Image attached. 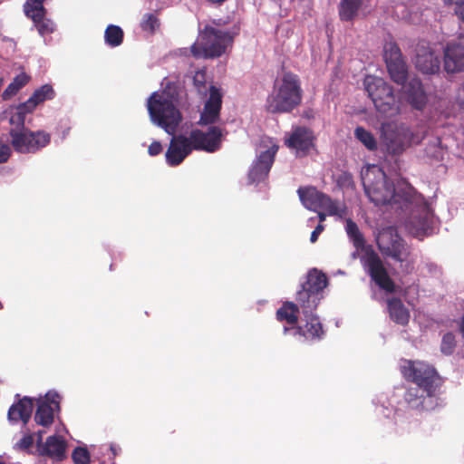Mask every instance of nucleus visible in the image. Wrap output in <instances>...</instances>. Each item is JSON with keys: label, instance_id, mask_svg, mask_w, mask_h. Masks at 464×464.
Returning a JSON list of instances; mask_svg holds the SVG:
<instances>
[{"label": "nucleus", "instance_id": "1", "mask_svg": "<svg viewBox=\"0 0 464 464\" xmlns=\"http://www.w3.org/2000/svg\"><path fill=\"white\" fill-rule=\"evenodd\" d=\"M148 111L151 121L171 135L165 153L166 162L170 167L179 166L192 152L188 137L176 135L182 116L173 102V97L167 92H153L148 100Z\"/></svg>", "mask_w": 464, "mask_h": 464}, {"label": "nucleus", "instance_id": "2", "mask_svg": "<svg viewBox=\"0 0 464 464\" xmlns=\"http://www.w3.org/2000/svg\"><path fill=\"white\" fill-rule=\"evenodd\" d=\"M401 372L405 380L418 386L405 392L404 400L410 408L429 411L439 405L437 390L442 379L433 366L420 361L403 360Z\"/></svg>", "mask_w": 464, "mask_h": 464}, {"label": "nucleus", "instance_id": "3", "mask_svg": "<svg viewBox=\"0 0 464 464\" xmlns=\"http://www.w3.org/2000/svg\"><path fill=\"white\" fill-rule=\"evenodd\" d=\"M362 180L365 194L376 206L398 203L399 198L408 201L411 198L412 188L408 183H404L406 188L401 195L382 169L377 166L369 168L362 175Z\"/></svg>", "mask_w": 464, "mask_h": 464}, {"label": "nucleus", "instance_id": "4", "mask_svg": "<svg viewBox=\"0 0 464 464\" xmlns=\"http://www.w3.org/2000/svg\"><path fill=\"white\" fill-rule=\"evenodd\" d=\"M381 140L387 151L400 155L408 147L420 144L424 133L412 131L406 124L397 121H387L381 125Z\"/></svg>", "mask_w": 464, "mask_h": 464}, {"label": "nucleus", "instance_id": "5", "mask_svg": "<svg viewBox=\"0 0 464 464\" xmlns=\"http://www.w3.org/2000/svg\"><path fill=\"white\" fill-rule=\"evenodd\" d=\"M315 309L292 302V335L303 341L321 339L324 330L318 316L314 314Z\"/></svg>", "mask_w": 464, "mask_h": 464}, {"label": "nucleus", "instance_id": "6", "mask_svg": "<svg viewBox=\"0 0 464 464\" xmlns=\"http://www.w3.org/2000/svg\"><path fill=\"white\" fill-rule=\"evenodd\" d=\"M364 86L380 113L386 116H394L400 113V102L395 98L393 89L383 79L367 76L364 80Z\"/></svg>", "mask_w": 464, "mask_h": 464}, {"label": "nucleus", "instance_id": "7", "mask_svg": "<svg viewBox=\"0 0 464 464\" xmlns=\"http://www.w3.org/2000/svg\"><path fill=\"white\" fill-rule=\"evenodd\" d=\"M232 43L230 33L206 26L200 43L194 44L190 51L196 58H216L221 56Z\"/></svg>", "mask_w": 464, "mask_h": 464}, {"label": "nucleus", "instance_id": "8", "mask_svg": "<svg viewBox=\"0 0 464 464\" xmlns=\"http://www.w3.org/2000/svg\"><path fill=\"white\" fill-rule=\"evenodd\" d=\"M302 204L310 210L322 208L327 211L328 216H336L340 218L347 215V208L344 204L333 199L327 194L319 191L315 187H304L297 190Z\"/></svg>", "mask_w": 464, "mask_h": 464}, {"label": "nucleus", "instance_id": "9", "mask_svg": "<svg viewBox=\"0 0 464 464\" xmlns=\"http://www.w3.org/2000/svg\"><path fill=\"white\" fill-rule=\"evenodd\" d=\"M11 145L18 153H36L51 142L50 133L30 129H10Z\"/></svg>", "mask_w": 464, "mask_h": 464}, {"label": "nucleus", "instance_id": "10", "mask_svg": "<svg viewBox=\"0 0 464 464\" xmlns=\"http://www.w3.org/2000/svg\"><path fill=\"white\" fill-rule=\"evenodd\" d=\"M328 279L322 271L313 268L308 271L304 281L301 282V289L296 293V302L300 306L316 308L318 295L327 286Z\"/></svg>", "mask_w": 464, "mask_h": 464}, {"label": "nucleus", "instance_id": "11", "mask_svg": "<svg viewBox=\"0 0 464 464\" xmlns=\"http://www.w3.org/2000/svg\"><path fill=\"white\" fill-rule=\"evenodd\" d=\"M376 243L383 256L392 257L397 262H404L410 255L403 239L399 236L396 228L392 227L381 230L377 236Z\"/></svg>", "mask_w": 464, "mask_h": 464}, {"label": "nucleus", "instance_id": "12", "mask_svg": "<svg viewBox=\"0 0 464 464\" xmlns=\"http://www.w3.org/2000/svg\"><path fill=\"white\" fill-rule=\"evenodd\" d=\"M364 268L371 279L387 293L395 291V283L391 278L379 255L373 251H368L364 256Z\"/></svg>", "mask_w": 464, "mask_h": 464}, {"label": "nucleus", "instance_id": "13", "mask_svg": "<svg viewBox=\"0 0 464 464\" xmlns=\"http://www.w3.org/2000/svg\"><path fill=\"white\" fill-rule=\"evenodd\" d=\"M384 60L391 79L398 85H404L408 79V67L396 43L385 44Z\"/></svg>", "mask_w": 464, "mask_h": 464}, {"label": "nucleus", "instance_id": "14", "mask_svg": "<svg viewBox=\"0 0 464 464\" xmlns=\"http://www.w3.org/2000/svg\"><path fill=\"white\" fill-rule=\"evenodd\" d=\"M222 130L218 126H211L208 131L192 130L189 133V143L193 150L215 152L221 147Z\"/></svg>", "mask_w": 464, "mask_h": 464}, {"label": "nucleus", "instance_id": "15", "mask_svg": "<svg viewBox=\"0 0 464 464\" xmlns=\"http://www.w3.org/2000/svg\"><path fill=\"white\" fill-rule=\"evenodd\" d=\"M268 141L271 144L270 147L259 154L248 173L249 184L261 182L268 176L275 160V156L279 148L278 145L273 143L271 140Z\"/></svg>", "mask_w": 464, "mask_h": 464}, {"label": "nucleus", "instance_id": "16", "mask_svg": "<svg viewBox=\"0 0 464 464\" xmlns=\"http://www.w3.org/2000/svg\"><path fill=\"white\" fill-rule=\"evenodd\" d=\"M60 401L61 397L57 392H47L45 400L37 406L34 414L35 422L44 427L51 426L53 422L54 411L60 410Z\"/></svg>", "mask_w": 464, "mask_h": 464}, {"label": "nucleus", "instance_id": "17", "mask_svg": "<svg viewBox=\"0 0 464 464\" xmlns=\"http://www.w3.org/2000/svg\"><path fill=\"white\" fill-rule=\"evenodd\" d=\"M221 106L222 94L220 90L211 85L209 88V97L200 113L198 124L210 125L216 123L219 120Z\"/></svg>", "mask_w": 464, "mask_h": 464}, {"label": "nucleus", "instance_id": "18", "mask_svg": "<svg viewBox=\"0 0 464 464\" xmlns=\"http://www.w3.org/2000/svg\"><path fill=\"white\" fill-rule=\"evenodd\" d=\"M315 137L311 129L306 127H296L292 131L291 144L292 150H295V156L298 158L306 157L311 150H315Z\"/></svg>", "mask_w": 464, "mask_h": 464}, {"label": "nucleus", "instance_id": "19", "mask_svg": "<svg viewBox=\"0 0 464 464\" xmlns=\"http://www.w3.org/2000/svg\"><path fill=\"white\" fill-rule=\"evenodd\" d=\"M440 61L438 55L425 44L417 45L415 66L425 74H434L439 72Z\"/></svg>", "mask_w": 464, "mask_h": 464}, {"label": "nucleus", "instance_id": "20", "mask_svg": "<svg viewBox=\"0 0 464 464\" xmlns=\"http://www.w3.org/2000/svg\"><path fill=\"white\" fill-rule=\"evenodd\" d=\"M266 109L269 112H285L290 111V76L285 75L278 90L267 99Z\"/></svg>", "mask_w": 464, "mask_h": 464}, {"label": "nucleus", "instance_id": "21", "mask_svg": "<svg viewBox=\"0 0 464 464\" xmlns=\"http://www.w3.org/2000/svg\"><path fill=\"white\" fill-rule=\"evenodd\" d=\"M42 431L38 432L37 449L41 456H46L55 460H62L65 457L66 441L57 435L49 436L42 443Z\"/></svg>", "mask_w": 464, "mask_h": 464}, {"label": "nucleus", "instance_id": "22", "mask_svg": "<svg viewBox=\"0 0 464 464\" xmlns=\"http://www.w3.org/2000/svg\"><path fill=\"white\" fill-rule=\"evenodd\" d=\"M403 86V96L406 102L415 110L422 111L428 102L422 82L417 78L411 79Z\"/></svg>", "mask_w": 464, "mask_h": 464}, {"label": "nucleus", "instance_id": "23", "mask_svg": "<svg viewBox=\"0 0 464 464\" xmlns=\"http://www.w3.org/2000/svg\"><path fill=\"white\" fill-rule=\"evenodd\" d=\"M444 69L449 73L464 72V45L448 44L444 51Z\"/></svg>", "mask_w": 464, "mask_h": 464}, {"label": "nucleus", "instance_id": "24", "mask_svg": "<svg viewBox=\"0 0 464 464\" xmlns=\"http://www.w3.org/2000/svg\"><path fill=\"white\" fill-rule=\"evenodd\" d=\"M33 409V401L27 397H24L9 408L7 413L8 420L13 422L21 420L26 424L31 418Z\"/></svg>", "mask_w": 464, "mask_h": 464}, {"label": "nucleus", "instance_id": "25", "mask_svg": "<svg viewBox=\"0 0 464 464\" xmlns=\"http://www.w3.org/2000/svg\"><path fill=\"white\" fill-rule=\"evenodd\" d=\"M387 308L391 319L397 324L406 325L410 320V312L398 297L387 300Z\"/></svg>", "mask_w": 464, "mask_h": 464}, {"label": "nucleus", "instance_id": "26", "mask_svg": "<svg viewBox=\"0 0 464 464\" xmlns=\"http://www.w3.org/2000/svg\"><path fill=\"white\" fill-rule=\"evenodd\" d=\"M365 0H341L338 5V14L342 21L353 22L357 16L360 8Z\"/></svg>", "mask_w": 464, "mask_h": 464}, {"label": "nucleus", "instance_id": "27", "mask_svg": "<svg viewBox=\"0 0 464 464\" xmlns=\"http://www.w3.org/2000/svg\"><path fill=\"white\" fill-rule=\"evenodd\" d=\"M30 81V76L24 72L16 75L2 93L4 101L10 100Z\"/></svg>", "mask_w": 464, "mask_h": 464}, {"label": "nucleus", "instance_id": "28", "mask_svg": "<svg viewBox=\"0 0 464 464\" xmlns=\"http://www.w3.org/2000/svg\"><path fill=\"white\" fill-rule=\"evenodd\" d=\"M44 0H26L24 5V11L27 17L31 19H39L46 15V10L44 7Z\"/></svg>", "mask_w": 464, "mask_h": 464}, {"label": "nucleus", "instance_id": "29", "mask_svg": "<svg viewBox=\"0 0 464 464\" xmlns=\"http://www.w3.org/2000/svg\"><path fill=\"white\" fill-rule=\"evenodd\" d=\"M105 43L111 47H116L121 44L123 41V31L122 29L114 24L107 26L104 32Z\"/></svg>", "mask_w": 464, "mask_h": 464}, {"label": "nucleus", "instance_id": "30", "mask_svg": "<svg viewBox=\"0 0 464 464\" xmlns=\"http://www.w3.org/2000/svg\"><path fill=\"white\" fill-rule=\"evenodd\" d=\"M354 136L355 138L362 142L365 148L371 151L377 150V141L374 138L373 134L365 130L363 127L358 126L354 130Z\"/></svg>", "mask_w": 464, "mask_h": 464}, {"label": "nucleus", "instance_id": "31", "mask_svg": "<svg viewBox=\"0 0 464 464\" xmlns=\"http://www.w3.org/2000/svg\"><path fill=\"white\" fill-rule=\"evenodd\" d=\"M345 230L349 238L353 241V246L356 248H362L364 246V237L361 233L357 224L351 218L346 220Z\"/></svg>", "mask_w": 464, "mask_h": 464}, {"label": "nucleus", "instance_id": "32", "mask_svg": "<svg viewBox=\"0 0 464 464\" xmlns=\"http://www.w3.org/2000/svg\"><path fill=\"white\" fill-rule=\"evenodd\" d=\"M54 96V91L49 84H44L40 88L36 89L32 94V98L37 104L44 102L46 100H51Z\"/></svg>", "mask_w": 464, "mask_h": 464}, {"label": "nucleus", "instance_id": "33", "mask_svg": "<svg viewBox=\"0 0 464 464\" xmlns=\"http://www.w3.org/2000/svg\"><path fill=\"white\" fill-rule=\"evenodd\" d=\"M456 347L455 335L452 333H447L443 335L440 344V351L445 355L453 353Z\"/></svg>", "mask_w": 464, "mask_h": 464}, {"label": "nucleus", "instance_id": "34", "mask_svg": "<svg viewBox=\"0 0 464 464\" xmlns=\"http://www.w3.org/2000/svg\"><path fill=\"white\" fill-rule=\"evenodd\" d=\"M160 26L159 19L153 14H146L140 23V27L143 31L153 34Z\"/></svg>", "mask_w": 464, "mask_h": 464}, {"label": "nucleus", "instance_id": "35", "mask_svg": "<svg viewBox=\"0 0 464 464\" xmlns=\"http://www.w3.org/2000/svg\"><path fill=\"white\" fill-rule=\"evenodd\" d=\"M72 459L74 464H89L91 456L86 448L77 447L72 453Z\"/></svg>", "mask_w": 464, "mask_h": 464}, {"label": "nucleus", "instance_id": "36", "mask_svg": "<svg viewBox=\"0 0 464 464\" xmlns=\"http://www.w3.org/2000/svg\"><path fill=\"white\" fill-rule=\"evenodd\" d=\"M35 24L40 34L44 35L46 34H50L53 31V23L45 18V15H43L41 18L32 19Z\"/></svg>", "mask_w": 464, "mask_h": 464}, {"label": "nucleus", "instance_id": "37", "mask_svg": "<svg viewBox=\"0 0 464 464\" xmlns=\"http://www.w3.org/2000/svg\"><path fill=\"white\" fill-rule=\"evenodd\" d=\"M336 183L342 189H353L355 187L353 175L347 171H343L337 176Z\"/></svg>", "mask_w": 464, "mask_h": 464}, {"label": "nucleus", "instance_id": "38", "mask_svg": "<svg viewBox=\"0 0 464 464\" xmlns=\"http://www.w3.org/2000/svg\"><path fill=\"white\" fill-rule=\"evenodd\" d=\"M291 92H292V109L297 105H299L302 102V90L300 88L299 80L296 76L292 75V83H291Z\"/></svg>", "mask_w": 464, "mask_h": 464}, {"label": "nucleus", "instance_id": "39", "mask_svg": "<svg viewBox=\"0 0 464 464\" xmlns=\"http://www.w3.org/2000/svg\"><path fill=\"white\" fill-rule=\"evenodd\" d=\"M25 117H26V115L24 114V112L20 111L16 108L15 112H14V113L11 115L10 120H9L10 124H11V125H13V126H14V127H13L12 129H15V130L27 129V128L24 126V123H25Z\"/></svg>", "mask_w": 464, "mask_h": 464}, {"label": "nucleus", "instance_id": "40", "mask_svg": "<svg viewBox=\"0 0 464 464\" xmlns=\"http://www.w3.org/2000/svg\"><path fill=\"white\" fill-rule=\"evenodd\" d=\"M193 83L198 92L201 94H206V74L203 72H197L193 77Z\"/></svg>", "mask_w": 464, "mask_h": 464}, {"label": "nucleus", "instance_id": "41", "mask_svg": "<svg viewBox=\"0 0 464 464\" xmlns=\"http://www.w3.org/2000/svg\"><path fill=\"white\" fill-rule=\"evenodd\" d=\"M276 319L278 321L285 320L287 324H290V301H285L283 306L276 311Z\"/></svg>", "mask_w": 464, "mask_h": 464}, {"label": "nucleus", "instance_id": "42", "mask_svg": "<svg viewBox=\"0 0 464 464\" xmlns=\"http://www.w3.org/2000/svg\"><path fill=\"white\" fill-rule=\"evenodd\" d=\"M37 105L38 104L35 101L30 97L26 102L19 104L16 108L26 115L28 113H32Z\"/></svg>", "mask_w": 464, "mask_h": 464}, {"label": "nucleus", "instance_id": "43", "mask_svg": "<svg viewBox=\"0 0 464 464\" xmlns=\"http://www.w3.org/2000/svg\"><path fill=\"white\" fill-rule=\"evenodd\" d=\"M12 154L11 147L0 141V163L8 161Z\"/></svg>", "mask_w": 464, "mask_h": 464}, {"label": "nucleus", "instance_id": "44", "mask_svg": "<svg viewBox=\"0 0 464 464\" xmlns=\"http://www.w3.org/2000/svg\"><path fill=\"white\" fill-rule=\"evenodd\" d=\"M162 145L160 141H153L148 148V153L150 156H157L162 152Z\"/></svg>", "mask_w": 464, "mask_h": 464}, {"label": "nucleus", "instance_id": "45", "mask_svg": "<svg viewBox=\"0 0 464 464\" xmlns=\"http://www.w3.org/2000/svg\"><path fill=\"white\" fill-rule=\"evenodd\" d=\"M324 230L323 224H318L311 234L310 241L315 243L318 239L319 235Z\"/></svg>", "mask_w": 464, "mask_h": 464}, {"label": "nucleus", "instance_id": "46", "mask_svg": "<svg viewBox=\"0 0 464 464\" xmlns=\"http://www.w3.org/2000/svg\"><path fill=\"white\" fill-rule=\"evenodd\" d=\"M457 102L459 106L464 109V82L461 88L458 91Z\"/></svg>", "mask_w": 464, "mask_h": 464}, {"label": "nucleus", "instance_id": "47", "mask_svg": "<svg viewBox=\"0 0 464 464\" xmlns=\"http://www.w3.org/2000/svg\"><path fill=\"white\" fill-rule=\"evenodd\" d=\"M33 442L34 440L32 436H25L21 440V445L24 448H29L30 446H32Z\"/></svg>", "mask_w": 464, "mask_h": 464}, {"label": "nucleus", "instance_id": "48", "mask_svg": "<svg viewBox=\"0 0 464 464\" xmlns=\"http://www.w3.org/2000/svg\"><path fill=\"white\" fill-rule=\"evenodd\" d=\"M455 12L459 16V18L464 22V1L459 5V7H456Z\"/></svg>", "mask_w": 464, "mask_h": 464}, {"label": "nucleus", "instance_id": "49", "mask_svg": "<svg viewBox=\"0 0 464 464\" xmlns=\"http://www.w3.org/2000/svg\"><path fill=\"white\" fill-rule=\"evenodd\" d=\"M419 225H420V227L419 229L425 233V231L428 229V226H427V218H422L419 221Z\"/></svg>", "mask_w": 464, "mask_h": 464}, {"label": "nucleus", "instance_id": "50", "mask_svg": "<svg viewBox=\"0 0 464 464\" xmlns=\"http://www.w3.org/2000/svg\"><path fill=\"white\" fill-rule=\"evenodd\" d=\"M445 5H456L457 7L464 1V0H442Z\"/></svg>", "mask_w": 464, "mask_h": 464}, {"label": "nucleus", "instance_id": "51", "mask_svg": "<svg viewBox=\"0 0 464 464\" xmlns=\"http://www.w3.org/2000/svg\"><path fill=\"white\" fill-rule=\"evenodd\" d=\"M206 1L208 2L211 5H217V6H220L221 5H223L227 0H206Z\"/></svg>", "mask_w": 464, "mask_h": 464}, {"label": "nucleus", "instance_id": "52", "mask_svg": "<svg viewBox=\"0 0 464 464\" xmlns=\"http://www.w3.org/2000/svg\"><path fill=\"white\" fill-rule=\"evenodd\" d=\"M327 215V212H318L319 224H322L326 219Z\"/></svg>", "mask_w": 464, "mask_h": 464}, {"label": "nucleus", "instance_id": "53", "mask_svg": "<svg viewBox=\"0 0 464 464\" xmlns=\"http://www.w3.org/2000/svg\"><path fill=\"white\" fill-rule=\"evenodd\" d=\"M303 117L307 118V119L313 118L314 117L313 111L312 110H307V111H304Z\"/></svg>", "mask_w": 464, "mask_h": 464}, {"label": "nucleus", "instance_id": "54", "mask_svg": "<svg viewBox=\"0 0 464 464\" xmlns=\"http://www.w3.org/2000/svg\"><path fill=\"white\" fill-rule=\"evenodd\" d=\"M284 140H285V146L290 148V135L285 134Z\"/></svg>", "mask_w": 464, "mask_h": 464}, {"label": "nucleus", "instance_id": "55", "mask_svg": "<svg viewBox=\"0 0 464 464\" xmlns=\"http://www.w3.org/2000/svg\"><path fill=\"white\" fill-rule=\"evenodd\" d=\"M460 331H461L463 338H464V314H463V317H462V322H461V325H460Z\"/></svg>", "mask_w": 464, "mask_h": 464}, {"label": "nucleus", "instance_id": "56", "mask_svg": "<svg viewBox=\"0 0 464 464\" xmlns=\"http://www.w3.org/2000/svg\"><path fill=\"white\" fill-rule=\"evenodd\" d=\"M277 32L279 31H285V28H284V24H280L277 29H276Z\"/></svg>", "mask_w": 464, "mask_h": 464}, {"label": "nucleus", "instance_id": "57", "mask_svg": "<svg viewBox=\"0 0 464 464\" xmlns=\"http://www.w3.org/2000/svg\"><path fill=\"white\" fill-rule=\"evenodd\" d=\"M111 450H112L113 455L117 454L116 450H115V448L113 446H111Z\"/></svg>", "mask_w": 464, "mask_h": 464}, {"label": "nucleus", "instance_id": "58", "mask_svg": "<svg viewBox=\"0 0 464 464\" xmlns=\"http://www.w3.org/2000/svg\"><path fill=\"white\" fill-rule=\"evenodd\" d=\"M284 330H285V332H286V331L288 330V327H287V326H285V327H284Z\"/></svg>", "mask_w": 464, "mask_h": 464}, {"label": "nucleus", "instance_id": "59", "mask_svg": "<svg viewBox=\"0 0 464 464\" xmlns=\"http://www.w3.org/2000/svg\"><path fill=\"white\" fill-rule=\"evenodd\" d=\"M2 307H3V305H2V303L0 302V308H2Z\"/></svg>", "mask_w": 464, "mask_h": 464}]
</instances>
